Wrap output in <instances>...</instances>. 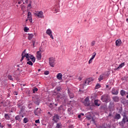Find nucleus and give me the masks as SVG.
<instances>
[{
  "label": "nucleus",
  "mask_w": 128,
  "mask_h": 128,
  "mask_svg": "<svg viewBox=\"0 0 128 128\" xmlns=\"http://www.w3.org/2000/svg\"><path fill=\"white\" fill-rule=\"evenodd\" d=\"M26 50L22 52V57L20 60V62H22L24 58H26V60H30V58L33 62H36V58H34V56L31 55L30 54H26Z\"/></svg>",
  "instance_id": "nucleus-1"
},
{
  "label": "nucleus",
  "mask_w": 128,
  "mask_h": 128,
  "mask_svg": "<svg viewBox=\"0 0 128 128\" xmlns=\"http://www.w3.org/2000/svg\"><path fill=\"white\" fill-rule=\"evenodd\" d=\"M49 64L52 68H54V64H56V60L53 58H49Z\"/></svg>",
  "instance_id": "nucleus-2"
},
{
  "label": "nucleus",
  "mask_w": 128,
  "mask_h": 128,
  "mask_svg": "<svg viewBox=\"0 0 128 128\" xmlns=\"http://www.w3.org/2000/svg\"><path fill=\"white\" fill-rule=\"evenodd\" d=\"M101 100H102L104 102H108V100H110V96L108 95H104V96H102Z\"/></svg>",
  "instance_id": "nucleus-3"
},
{
  "label": "nucleus",
  "mask_w": 128,
  "mask_h": 128,
  "mask_svg": "<svg viewBox=\"0 0 128 128\" xmlns=\"http://www.w3.org/2000/svg\"><path fill=\"white\" fill-rule=\"evenodd\" d=\"M36 14L37 16H38V18H44V12H42V11L37 12Z\"/></svg>",
  "instance_id": "nucleus-4"
},
{
  "label": "nucleus",
  "mask_w": 128,
  "mask_h": 128,
  "mask_svg": "<svg viewBox=\"0 0 128 128\" xmlns=\"http://www.w3.org/2000/svg\"><path fill=\"white\" fill-rule=\"evenodd\" d=\"M92 80H94V79H92V78H88L86 79L84 81V86H88V84H92Z\"/></svg>",
  "instance_id": "nucleus-5"
},
{
  "label": "nucleus",
  "mask_w": 128,
  "mask_h": 128,
  "mask_svg": "<svg viewBox=\"0 0 128 128\" xmlns=\"http://www.w3.org/2000/svg\"><path fill=\"white\" fill-rule=\"evenodd\" d=\"M83 103L84 104V106H90V98H88V97L86 98Z\"/></svg>",
  "instance_id": "nucleus-6"
},
{
  "label": "nucleus",
  "mask_w": 128,
  "mask_h": 128,
  "mask_svg": "<svg viewBox=\"0 0 128 128\" xmlns=\"http://www.w3.org/2000/svg\"><path fill=\"white\" fill-rule=\"evenodd\" d=\"M36 58L38 60H40L42 58V50H40L36 52Z\"/></svg>",
  "instance_id": "nucleus-7"
},
{
  "label": "nucleus",
  "mask_w": 128,
  "mask_h": 128,
  "mask_svg": "<svg viewBox=\"0 0 128 128\" xmlns=\"http://www.w3.org/2000/svg\"><path fill=\"white\" fill-rule=\"evenodd\" d=\"M60 120V116L58 114L54 115L52 117V120H54V122H58V120Z\"/></svg>",
  "instance_id": "nucleus-8"
},
{
  "label": "nucleus",
  "mask_w": 128,
  "mask_h": 128,
  "mask_svg": "<svg viewBox=\"0 0 128 128\" xmlns=\"http://www.w3.org/2000/svg\"><path fill=\"white\" fill-rule=\"evenodd\" d=\"M42 110H40V108H37L36 110L34 111V114L36 116H40Z\"/></svg>",
  "instance_id": "nucleus-9"
},
{
  "label": "nucleus",
  "mask_w": 128,
  "mask_h": 128,
  "mask_svg": "<svg viewBox=\"0 0 128 128\" xmlns=\"http://www.w3.org/2000/svg\"><path fill=\"white\" fill-rule=\"evenodd\" d=\"M122 44V40L118 39L116 41V46H120Z\"/></svg>",
  "instance_id": "nucleus-10"
},
{
  "label": "nucleus",
  "mask_w": 128,
  "mask_h": 128,
  "mask_svg": "<svg viewBox=\"0 0 128 128\" xmlns=\"http://www.w3.org/2000/svg\"><path fill=\"white\" fill-rule=\"evenodd\" d=\"M106 74H102L100 76V78H98L99 82H100L101 80H102L104 78H106Z\"/></svg>",
  "instance_id": "nucleus-11"
},
{
  "label": "nucleus",
  "mask_w": 128,
  "mask_h": 128,
  "mask_svg": "<svg viewBox=\"0 0 128 128\" xmlns=\"http://www.w3.org/2000/svg\"><path fill=\"white\" fill-rule=\"evenodd\" d=\"M112 94L116 95L118 94V90H115L114 88H113L112 90Z\"/></svg>",
  "instance_id": "nucleus-12"
},
{
  "label": "nucleus",
  "mask_w": 128,
  "mask_h": 128,
  "mask_svg": "<svg viewBox=\"0 0 128 128\" xmlns=\"http://www.w3.org/2000/svg\"><path fill=\"white\" fill-rule=\"evenodd\" d=\"M56 78L58 80H62V73H58L56 76Z\"/></svg>",
  "instance_id": "nucleus-13"
},
{
  "label": "nucleus",
  "mask_w": 128,
  "mask_h": 128,
  "mask_svg": "<svg viewBox=\"0 0 128 128\" xmlns=\"http://www.w3.org/2000/svg\"><path fill=\"white\" fill-rule=\"evenodd\" d=\"M122 122H128V117H126V115L124 116V118L122 119Z\"/></svg>",
  "instance_id": "nucleus-14"
},
{
  "label": "nucleus",
  "mask_w": 128,
  "mask_h": 128,
  "mask_svg": "<svg viewBox=\"0 0 128 128\" xmlns=\"http://www.w3.org/2000/svg\"><path fill=\"white\" fill-rule=\"evenodd\" d=\"M4 118H6V120H10V115L8 114H5Z\"/></svg>",
  "instance_id": "nucleus-15"
},
{
  "label": "nucleus",
  "mask_w": 128,
  "mask_h": 128,
  "mask_svg": "<svg viewBox=\"0 0 128 128\" xmlns=\"http://www.w3.org/2000/svg\"><path fill=\"white\" fill-rule=\"evenodd\" d=\"M28 40H32V38H34V34H28Z\"/></svg>",
  "instance_id": "nucleus-16"
},
{
  "label": "nucleus",
  "mask_w": 128,
  "mask_h": 128,
  "mask_svg": "<svg viewBox=\"0 0 128 128\" xmlns=\"http://www.w3.org/2000/svg\"><path fill=\"white\" fill-rule=\"evenodd\" d=\"M46 34H48V36H50V34H52V30L50 28H48L46 30Z\"/></svg>",
  "instance_id": "nucleus-17"
},
{
  "label": "nucleus",
  "mask_w": 128,
  "mask_h": 128,
  "mask_svg": "<svg viewBox=\"0 0 128 128\" xmlns=\"http://www.w3.org/2000/svg\"><path fill=\"white\" fill-rule=\"evenodd\" d=\"M105 74V76L106 78H108V76L110 74V71L106 72L104 74Z\"/></svg>",
  "instance_id": "nucleus-18"
},
{
  "label": "nucleus",
  "mask_w": 128,
  "mask_h": 128,
  "mask_svg": "<svg viewBox=\"0 0 128 128\" xmlns=\"http://www.w3.org/2000/svg\"><path fill=\"white\" fill-rule=\"evenodd\" d=\"M123 66H124V62H122L119 65L118 68H117L116 70H118V68H122Z\"/></svg>",
  "instance_id": "nucleus-19"
},
{
  "label": "nucleus",
  "mask_w": 128,
  "mask_h": 128,
  "mask_svg": "<svg viewBox=\"0 0 128 128\" xmlns=\"http://www.w3.org/2000/svg\"><path fill=\"white\" fill-rule=\"evenodd\" d=\"M68 94H69L70 98H74V94L70 92L69 90H68Z\"/></svg>",
  "instance_id": "nucleus-20"
},
{
  "label": "nucleus",
  "mask_w": 128,
  "mask_h": 128,
  "mask_svg": "<svg viewBox=\"0 0 128 128\" xmlns=\"http://www.w3.org/2000/svg\"><path fill=\"white\" fill-rule=\"evenodd\" d=\"M115 118L116 120H120V114H116L115 116Z\"/></svg>",
  "instance_id": "nucleus-21"
},
{
  "label": "nucleus",
  "mask_w": 128,
  "mask_h": 128,
  "mask_svg": "<svg viewBox=\"0 0 128 128\" xmlns=\"http://www.w3.org/2000/svg\"><path fill=\"white\" fill-rule=\"evenodd\" d=\"M120 92L122 96H124L126 94V91H124V90H122Z\"/></svg>",
  "instance_id": "nucleus-22"
},
{
  "label": "nucleus",
  "mask_w": 128,
  "mask_h": 128,
  "mask_svg": "<svg viewBox=\"0 0 128 128\" xmlns=\"http://www.w3.org/2000/svg\"><path fill=\"white\" fill-rule=\"evenodd\" d=\"M113 100L114 102H118V98L116 96L113 97Z\"/></svg>",
  "instance_id": "nucleus-23"
},
{
  "label": "nucleus",
  "mask_w": 128,
  "mask_h": 128,
  "mask_svg": "<svg viewBox=\"0 0 128 128\" xmlns=\"http://www.w3.org/2000/svg\"><path fill=\"white\" fill-rule=\"evenodd\" d=\"M94 104L96 106H100V104H98V100H95L94 101Z\"/></svg>",
  "instance_id": "nucleus-24"
},
{
  "label": "nucleus",
  "mask_w": 128,
  "mask_h": 128,
  "mask_svg": "<svg viewBox=\"0 0 128 128\" xmlns=\"http://www.w3.org/2000/svg\"><path fill=\"white\" fill-rule=\"evenodd\" d=\"M15 119L16 120H18L19 122H20V116H16L15 117Z\"/></svg>",
  "instance_id": "nucleus-25"
},
{
  "label": "nucleus",
  "mask_w": 128,
  "mask_h": 128,
  "mask_svg": "<svg viewBox=\"0 0 128 128\" xmlns=\"http://www.w3.org/2000/svg\"><path fill=\"white\" fill-rule=\"evenodd\" d=\"M28 20L30 22H32V16H28Z\"/></svg>",
  "instance_id": "nucleus-26"
},
{
  "label": "nucleus",
  "mask_w": 128,
  "mask_h": 128,
  "mask_svg": "<svg viewBox=\"0 0 128 128\" xmlns=\"http://www.w3.org/2000/svg\"><path fill=\"white\" fill-rule=\"evenodd\" d=\"M96 53L94 52L93 55L92 56V58H90V60H94V58H96Z\"/></svg>",
  "instance_id": "nucleus-27"
},
{
  "label": "nucleus",
  "mask_w": 128,
  "mask_h": 128,
  "mask_svg": "<svg viewBox=\"0 0 128 128\" xmlns=\"http://www.w3.org/2000/svg\"><path fill=\"white\" fill-rule=\"evenodd\" d=\"M8 78L10 80H14V78H12V76L10 75H8Z\"/></svg>",
  "instance_id": "nucleus-28"
},
{
  "label": "nucleus",
  "mask_w": 128,
  "mask_h": 128,
  "mask_svg": "<svg viewBox=\"0 0 128 128\" xmlns=\"http://www.w3.org/2000/svg\"><path fill=\"white\" fill-rule=\"evenodd\" d=\"M100 88V84H96V86H95L96 90H98V88Z\"/></svg>",
  "instance_id": "nucleus-29"
},
{
  "label": "nucleus",
  "mask_w": 128,
  "mask_h": 128,
  "mask_svg": "<svg viewBox=\"0 0 128 128\" xmlns=\"http://www.w3.org/2000/svg\"><path fill=\"white\" fill-rule=\"evenodd\" d=\"M28 27H25L24 28V32H28Z\"/></svg>",
  "instance_id": "nucleus-30"
},
{
  "label": "nucleus",
  "mask_w": 128,
  "mask_h": 128,
  "mask_svg": "<svg viewBox=\"0 0 128 128\" xmlns=\"http://www.w3.org/2000/svg\"><path fill=\"white\" fill-rule=\"evenodd\" d=\"M38 89L36 88H35L33 89V92L34 94L36 92H38Z\"/></svg>",
  "instance_id": "nucleus-31"
},
{
  "label": "nucleus",
  "mask_w": 128,
  "mask_h": 128,
  "mask_svg": "<svg viewBox=\"0 0 128 128\" xmlns=\"http://www.w3.org/2000/svg\"><path fill=\"white\" fill-rule=\"evenodd\" d=\"M28 64H29L30 66H32L33 64L32 62L31 61H29L27 62Z\"/></svg>",
  "instance_id": "nucleus-32"
},
{
  "label": "nucleus",
  "mask_w": 128,
  "mask_h": 128,
  "mask_svg": "<svg viewBox=\"0 0 128 128\" xmlns=\"http://www.w3.org/2000/svg\"><path fill=\"white\" fill-rule=\"evenodd\" d=\"M94 44H96V42L92 41V42H91V46H94Z\"/></svg>",
  "instance_id": "nucleus-33"
},
{
  "label": "nucleus",
  "mask_w": 128,
  "mask_h": 128,
  "mask_svg": "<svg viewBox=\"0 0 128 128\" xmlns=\"http://www.w3.org/2000/svg\"><path fill=\"white\" fill-rule=\"evenodd\" d=\"M24 124H26V122H28V118H24Z\"/></svg>",
  "instance_id": "nucleus-34"
},
{
  "label": "nucleus",
  "mask_w": 128,
  "mask_h": 128,
  "mask_svg": "<svg viewBox=\"0 0 128 128\" xmlns=\"http://www.w3.org/2000/svg\"><path fill=\"white\" fill-rule=\"evenodd\" d=\"M48 74H50V72L48 71H45L44 72V74H46V76H48Z\"/></svg>",
  "instance_id": "nucleus-35"
},
{
  "label": "nucleus",
  "mask_w": 128,
  "mask_h": 128,
  "mask_svg": "<svg viewBox=\"0 0 128 128\" xmlns=\"http://www.w3.org/2000/svg\"><path fill=\"white\" fill-rule=\"evenodd\" d=\"M48 36H50V38H52V40H54V36H52V34H50Z\"/></svg>",
  "instance_id": "nucleus-36"
},
{
  "label": "nucleus",
  "mask_w": 128,
  "mask_h": 128,
  "mask_svg": "<svg viewBox=\"0 0 128 128\" xmlns=\"http://www.w3.org/2000/svg\"><path fill=\"white\" fill-rule=\"evenodd\" d=\"M56 128H60V124H57Z\"/></svg>",
  "instance_id": "nucleus-37"
},
{
  "label": "nucleus",
  "mask_w": 128,
  "mask_h": 128,
  "mask_svg": "<svg viewBox=\"0 0 128 128\" xmlns=\"http://www.w3.org/2000/svg\"><path fill=\"white\" fill-rule=\"evenodd\" d=\"M35 122H36V124H40V120H36L35 121Z\"/></svg>",
  "instance_id": "nucleus-38"
},
{
  "label": "nucleus",
  "mask_w": 128,
  "mask_h": 128,
  "mask_svg": "<svg viewBox=\"0 0 128 128\" xmlns=\"http://www.w3.org/2000/svg\"><path fill=\"white\" fill-rule=\"evenodd\" d=\"M32 16V13L30 12H28V16Z\"/></svg>",
  "instance_id": "nucleus-39"
},
{
  "label": "nucleus",
  "mask_w": 128,
  "mask_h": 128,
  "mask_svg": "<svg viewBox=\"0 0 128 128\" xmlns=\"http://www.w3.org/2000/svg\"><path fill=\"white\" fill-rule=\"evenodd\" d=\"M92 59H90V60H89V61H88V64H92Z\"/></svg>",
  "instance_id": "nucleus-40"
},
{
  "label": "nucleus",
  "mask_w": 128,
  "mask_h": 128,
  "mask_svg": "<svg viewBox=\"0 0 128 128\" xmlns=\"http://www.w3.org/2000/svg\"><path fill=\"white\" fill-rule=\"evenodd\" d=\"M87 118L88 120H90V117H89V116H87Z\"/></svg>",
  "instance_id": "nucleus-41"
},
{
  "label": "nucleus",
  "mask_w": 128,
  "mask_h": 128,
  "mask_svg": "<svg viewBox=\"0 0 128 128\" xmlns=\"http://www.w3.org/2000/svg\"><path fill=\"white\" fill-rule=\"evenodd\" d=\"M22 1H19L18 2V4H22Z\"/></svg>",
  "instance_id": "nucleus-42"
},
{
  "label": "nucleus",
  "mask_w": 128,
  "mask_h": 128,
  "mask_svg": "<svg viewBox=\"0 0 128 128\" xmlns=\"http://www.w3.org/2000/svg\"><path fill=\"white\" fill-rule=\"evenodd\" d=\"M81 116H82V115H80V114L78 115V118H80Z\"/></svg>",
  "instance_id": "nucleus-43"
},
{
  "label": "nucleus",
  "mask_w": 128,
  "mask_h": 128,
  "mask_svg": "<svg viewBox=\"0 0 128 128\" xmlns=\"http://www.w3.org/2000/svg\"><path fill=\"white\" fill-rule=\"evenodd\" d=\"M0 128H4V126H2V123H0Z\"/></svg>",
  "instance_id": "nucleus-44"
},
{
  "label": "nucleus",
  "mask_w": 128,
  "mask_h": 128,
  "mask_svg": "<svg viewBox=\"0 0 128 128\" xmlns=\"http://www.w3.org/2000/svg\"><path fill=\"white\" fill-rule=\"evenodd\" d=\"M58 10L57 9H55V12H56H56H58Z\"/></svg>",
  "instance_id": "nucleus-45"
},
{
  "label": "nucleus",
  "mask_w": 128,
  "mask_h": 128,
  "mask_svg": "<svg viewBox=\"0 0 128 128\" xmlns=\"http://www.w3.org/2000/svg\"><path fill=\"white\" fill-rule=\"evenodd\" d=\"M70 112V108H68V112Z\"/></svg>",
  "instance_id": "nucleus-46"
},
{
  "label": "nucleus",
  "mask_w": 128,
  "mask_h": 128,
  "mask_svg": "<svg viewBox=\"0 0 128 128\" xmlns=\"http://www.w3.org/2000/svg\"><path fill=\"white\" fill-rule=\"evenodd\" d=\"M32 6V4H28V6Z\"/></svg>",
  "instance_id": "nucleus-47"
},
{
  "label": "nucleus",
  "mask_w": 128,
  "mask_h": 128,
  "mask_svg": "<svg viewBox=\"0 0 128 128\" xmlns=\"http://www.w3.org/2000/svg\"><path fill=\"white\" fill-rule=\"evenodd\" d=\"M80 115H81V116H84V113H82Z\"/></svg>",
  "instance_id": "nucleus-48"
},
{
  "label": "nucleus",
  "mask_w": 128,
  "mask_h": 128,
  "mask_svg": "<svg viewBox=\"0 0 128 128\" xmlns=\"http://www.w3.org/2000/svg\"><path fill=\"white\" fill-rule=\"evenodd\" d=\"M82 80V78H78V80Z\"/></svg>",
  "instance_id": "nucleus-49"
},
{
  "label": "nucleus",
  "mask_w": 128,
  "mask_h": 128,
  "mask_svg": "<svg viewBox=\"0 0 128 128\" xmlns=\"http://www.w3.org/2000/svg\"><path fill=\"white\" fill-rule=\"evenodd\" d=\"M38 72H40V69H38Z\"/></svg>",
  "instance_id": "nucleus-50"
},
{
  "label": "nucleus",
  "mask_w": 128,
  "mask_h": 128,
  "mask_svg": "<svg viewBox=\"0 0 128 128\" xmlns=\"http://www.w3.org/2000/svg\"><path fill=\"white\" fill-rule=\"evenodd\" d=\"M106 88H108V85H106Z\"/></svg>",
  "instance_id": "nucleus-51"
},
{
  "label": "nucleus",
  "mask_w": 128,
  "mask_h": 128,
  "mask_svg": "<svg viewBox=\"0 0 128 128\" xmlns=\"http://www.w3.org/2000/svg\"><path fill=\"white\" fill-rule=\"evenodd\" d=\"M55 106H58V104H56Z\"/></svg>",
  "instance_id": "nucleus-52"
},
{
  "label": "nucleus",
  "mask_w": 128,
  "mask_h": 128,
  "mask_svg": "<svg viewBox=\"0 0 128 128\" xmlns=\"http://www.w3.org/2000/svg\"><path fill=\"white\" fill-rule=\"evenodd\" d=\"M126 20V22H128V18H127V19Z\"/></svg>",
  "instance_id": "nucleus-53"
},
{
  "label": "nucleus",
  "mask_w": 128,
  "mask_h": 128,
  "mask_svg": "<svg viewBox=\"0 0 128 128\" xmlns=\"http://www.w3.org/2000/svg\"><path fill=\"white\" fill-rule=\"evenodd\" d=\"M126 98H128V95L126 96Z\"/></svg>",
  "instance_id": "nucleus-54"
},
{
  "label": "nucleus",
  "mask_w": 128,
  "mask_h": 128,
  "mask_svg": "<svg viewBox=\"0 0 128 128\" xmlns=\"http://www.w3.org/2000/svg\"><path fill=\"white\" fill-rule=\"evenodd\" d=\"M26 22H28V20H26Z\"/></svg>",
  "instance_id": "nucleus-55"
},
{
  "label": "nucleus",
  "mask_w": 128,
  "mask_h": 128,
  "mask_svg": "<svg viewBox=\"0 0 128 128\" xmlns=\"http://www.w3.org/2000/svg\"><path fill=\"white\" fill-rule=\"evenodd\" d=\"M70 78H72V76H70Z\"/></svg>",
  "instance_id": "nucleus-56"
},
{
  "label": "nucleus",
  "mask_w": 128,
  "mask_h": 128,
  "mask_svg": "<svg viewBox=\"0 0 128 128\" xmlns=\"http://www.w3.org/2000/svg\"><path fill=\"white\" fill-rule=\"evenodd\" d=\"M22 118H24V116H22Z\"/></svg>",
  "instance_id": "nucleus-57"
},
{
  "label": "nucleus",
  "mask_w": 128,
  "mask_h": 128,
  "mask_svg": "<svg viewBox=\"0 0 128 128\" xmlns=\"http://www.w3.org/2000/svg\"><path fill=\"white\" fill-rule=\"evenodd\" d=\"M26 2H28V1Z\"/></svg>",
  "instance_id": "nucleus-58"
},
{
  "label": "nucleus",
  "mask_w": 128,
  "mask_h": 128,
  "mask_svg": "<svg viewBox=\"0 0 128 128\" xmlns=\"http://www.w3.org/2000/svg\"><path fill=\"white\" fill-rule=\"evenodd\" d=\"M24 86V84H23Z\"/></svg>",
  "instance_id": "nucleus-59"
},
{
  "label": "nucleus",
  "mask_w": 128,
  "mask_h": 128,
  "mask_svg": "<svg viewBox=\"0 0 128 128\" xmlns=\"http://www.w3.org/2000/svg\"><path fill=\"white\" fill-rule=\"evenodd\" d=\"M127 94H128V93H127Z\"/></svg>",
  "instance_id": "nucleus-60"
}]
</instances>
